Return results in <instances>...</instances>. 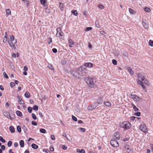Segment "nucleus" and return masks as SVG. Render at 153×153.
Segmentation results:
<instances>
[{
	"label": "nucleus",
	"mask_w": 153,
	"mask_h": 153,
	"mask_svg": "<svg viewBox=\"0 0 153 153\" xmlns=\"http://www.w3.org/2000/svg\"><path fill=\"white\" fill-rule=\"evenodd\" d=\"M17 41L16 39H15L13 35H12L10 37V40L8 41V43L11 47V48L14 50L16 49V44Z\"/></svg>",
	"instance_id": "1"
},
{
	"label": "nucleus",
	"mask_w": 153,
	"mask_h": 153,
	"mask_svg": "<svg viewBox=\"0 0 153 153\" xmlns=\"http://www.w3.org/2000/svg\"><path fill=\"white\" fill-rule=\"evenodd\" d=\"M119 125L121 127L125 129L129 128L131 126L130 123L128 122H124L123 123H120Z\"/></svg>",
	"instance_id": "2"
},
{
	"label": "nucleus",
	"mask_w": 153,
	"mask_h": 153,
	"mask_svg": "<svg viewBox=\"0 0 153 153\" xmlns=\"http://www.w3.org/2000/svg\"><path fill=\"white\" fill-rule=\"evenodd\" d=\"M61 30L60 28H58L56 29L57 33L56 36L59 38L60 39H62L64 38L63 33L62 32H59L61 31Z\"/></svg>",
	"instance_id": "3"
},
{
	"label": "nucleus",
	"mask_w": 153,
	"mask_h": 153,
	"mask_svg": "<svg viewBox=\"0 0 153 153\" xmlns=\"http://www.w3.org/2000/svg\"><path fill=\"white\" fill-rule=\"evenodd\" d=\"M86 82L90 87H93L94 86V82L92 79H88Z\"/></svg>",
	"instance_id": "4"
},
{
	"label": "nucleus",
	"mask_w": 153,
	"mask_h": 153,
	"mask_svg": "<svg viewBox=\"0 0 153 153\" xmlns=\"http://www.w3.org/2000/svg\"><path fill=\"white\" fill-rule=\"evenodd\" d=\"M111 145L114 147H117L119 146L118 142L116 140H112L111 141Z\"/></svg>",
	"instance_id": "5"
},
{
	"label": "nucleus",
	"mask_w": 153,
	"mask_h": 153,
	"mask_svg": "<svg viewBox=\"0 0 153 153\" xmlns=\"http://www.w3.org/2000/svg\"><path fill=\"white\" fill-rule=\"evenodd\" d=\"M139 129L145 133L147 132L148 130L146 128L145 125L144 124H141L140 127Z\"/></svg>",
	"instance_id": "6"
},
{
	"label": "nucleus",
	"mask_w": 153,
	"mask_h": 153,
	"mask_svg": "<svg viewBox=\"0 0 153 153\" xmlns=\"http://www.w3.org/2000/svg\"><path fill=\"white\" fill-rule=\"evenodd\" d=\"M98 105V104L97 102H96L94 103L93 105L88 106V109L89 110H91L96 107Z\"/></svg>",
	"instance_id": "7"
},
{
	"label": "nucleus",
	"mask_w": 153,
	"mask_h": 153,
	"mask_svg": "<svg viewBox=\"0 0 153 153\" xmlns=\"http://www.w3.org/2000/svg\"><path fill=\"white\" fill-rule=\"evenodd\" d=\"M130 97L135 101H138L140 99V98L136 95L131 94L130 96Z\"/></svg>",
	"instance_id": "8"
},
{
	"label": "nucleus",
	"mask_w": 153,
	"mask_h": 153,
	"mask_svg": "<svg viewBox=\"0 0 153 153\" xmlns=\"http://www.w3.org/2000/svg\"><path fill=\"white\" fill-rule=\"evenodd\" d=\"M71 74L72 75L74 76L75 77H78L79 74L77 72L74 71L73 70H71L70 71Z\"/></svg>",
	"instance_id": "9"
},
{
	"label": "nucleus",
	"mask_w": 153,
	"mask_h": 153,
	"mask_svg": "<svg viewBox=\"0 0 153 153\" xmlns=\"http://www.w3.org/2000/svg\"><path fill=\"white\" fill-rule=\"evenodd\" d=\"M3 115L9 119L12 120L11 117L10 116V113L8 112L5 111L3 113Z\"/></svg>",
	"instance_id": "10"
},
{
	"label": "nucleus",
	"mask_w": 153,
	"mask_h": 153,
	"mask_svg": "<svg viewBox=\"0 0 153 153\" xmlns=\"http://www.w3.org/2000/svg\"><path fill=\"white\" fill-rule=\"evenodd\" d=\"M138 77L139 79H140L143 81H144L145 79V76L141 74H138Z\"/></svg>",
	"instance_id": "11"
},
{
	"label": "nucleus",
	"mask_w": 153,
	"mask_h": 153,
	"mask_svg": "<svg viewBox=\"0 0 153 153\" xmlns=\"http://www.w3.org/2000/svg\"><path fill=\"white\" fill-rule=\"evenodd\" d=\"M142 24L144 28L146 29H148L149 27V26L146 23V21L145 19L142 20Z\"/></svg>",
	"instance_id": "12"
},
{
	"label": "nucleus",
	"mask_w": 153,
	"mask_h": 153,
	"mask_svg": "<svg viewBox=\"0 0 153 153\" xmlns=\"http://www.w3.org/2000/svg\"><path fill=\"white\" fill-rule=\"evenodd\" d=\"M114 140H118L120 138V135L117 132L115 133L114 134Z\"/></svg>",
	"instance_id": "13"
},
{
	"label": "nucleus",
	"mask_w": 153,
	"mask_h": 153,
	"mask_svg": "<svg viewBox=\"0 0 153 153\" xmlns=\"http://www.w3.org/2000/svg\"><path fill=\"white\" fill-rule=\"evenodd\" d=\"M84 66L91 68L93 67V64L90 62H87L85 64Z\"/></svg>",
	"instance_id": "14"
},
{
	"label": "nucleus",
	"mask_w": 153,
	"mask_h": 153,
	"mask_svg": "<svg viewBox=\"0 0 153 153\" xmlns=\"http://www.w3.org/2000/svg\"><path fill=\"white\" fill-rule=\"evenodd\" d=\"M18 99L19 103L20 104H24V102L22 100V99L20 97L18 96L17 97Z\"/></svg>",
	"instance_id": "15"
},
{
	"label": "nucleus",
	"mask_w": 153,
	"mask_h": 153,
	"mask_svg": "<svg viewBox=\"0 0 153 153\" xmlns=\"http://www.w3.org/2000/svg\"><path fill=\"white\" fill-rule=\"evenodd\" d=\"M59 7L61 10H64V5L63 3L59 2Z\"/></svg>",
	"instance_id": "16"
},
{
	"label": "nucleus",
	"mask_w": 153,
	"mask_h": 153,
	"mask_svg": "<svg viewBox=\"0 0 153 153\" xmlns=\"http://www.w3.org/2000/svg\"><path fill=\"white\" fill-rule=\"evenodd\" d=\"M68 42L69 43V46L70 47H72V45H73L74 44V42L71 39H69L68 40Z\"/></svg>",
	"instance_id": "17"
},
{
	"label": "nucleus",
	"mask_w": 153,
	"mask_h": 153,
	"mask_svg": "<svg viewBox=\"0 0 153 153\" xmlns=\"http://www.w3.org/2000/svg\"><path fill=\"white\" fill-rule=\"evenodd\" d=\"M76 152L78 153H85V150L83 149H82L81 150H80L79 149H76Z\"/></svg>",
	"instance_id": "18"
},
{
	"label": "nucleus",
	"mask_w": 153,
	"mask_h": 153,
	"mask_svg": "<svg viewBox=\"0 0 153 153\" xmlns=\"http://www.w3.org/2000/svg\"><path fill=\"white\" fill-rule=\"evenodd\" d=\"M25 96L27 98H29L30 97V93L26 91L25 94Z\"/></svg>",
	"instance_id": "19"
},
{
	"label": "nucleus",
	"mask_w": 153,
	"mask_h": 153,
	"mask_svg": "<svg viewBox=\"0 0 153 153\" xmlns=\"http://www.w3.org/2000/svg\"><path fill=\"white\" fill-rule=\"evenodd\" d=\"M128 71L130 73V74L131 75H132L134 74V72L133 70L130 68H128Z\"/></svg>",
	"instance_id": "20"
},
{
	"label": "nucleus",
	"mask_w": 153,
	"mask_h": 153,
	"mask_svg": "<svg viewBox=\"0 0 153 153\" xmlns=\"http://www.w3.org/2000/svg\"><path fill=\"white\" fill-rule=\"evenodd\" d=\"M19 144L22 147H23L24 146V142L23 140H21L19 142Z\"/></svg>",
	"instance_id": "21"
},
{
	"label": "nucleus",
	"mask_w": 153,
	"mask_h": 153,
	"mask_svg": "<svg viewBox=\"0 0 153 153\" xmlns=\"http://www.w3.org/2000/svg\"><path fill=\"white\" fill-rule=\"evenodd\" d=\"M132 106L133 107L134 110L135 111H137L138 110V109L136 107L134 104H132Z\"/></svg>",
	"instance_id": "22"
},
{
	"label": "nucleus",
	"mask_w": 153,
	"mask_h": 153,
	"mask_svg": "<svg viewBox=\"0 0 153 153\" xmlns=\"http://www.w3.org/2000/svg\"><path fill=\"white\" fill-rule=\"evenodd\" d=\"M31 147L33 148L34 149H37L38 147V146L37 145L34 143H33L31 145Z\"/></svg>",
	"instance_id": "23"
},
{
	"label": "nucleus",
	"mask_w": 153,
	"mask_h": 153,
	"mask_svg": "<svg viewBox=\"0 0 153 153\" xmlns=\"http://www.w3.org/2000/svg\"><path fill=\"white\" fill-rule=\"evenodd\" d=\"M103 100H102V98H100L98 99V100L97 103L98 104V105H99V104H101Z\"/></svg>",
	"instance_id": "24"
},
{
	"label": "nucleus",
	"mask_w": 153,
	"mask_h": 153,
	"mask_svg": "<svg viewBox=\"0 0 153 153\" xmlns=\"http://www.w3.org/2000/svg\"><path fill=\"white\" fill-rule=\"evenodd\" d=\"M104 103L106 106L108 107L110 106L111 105V103L108 102H105Z\"/></svg>",
	"instance_id": "25"
},
{
	"label": "nucleus",
	"mask_w": 153,
	"mask_h": 153,
	"mask_svg": "<svg viewBox=\"0 0 153 153\" xmlns=\"http://www.w3.org/2000/svg\"><path fill=\"white\" fill-rule=\"evenodd\" d=\"M6 13L7 15H10L11 13V12L10 10L9 9H7L6 10Z\"/></svg>",
	"instance_id": "26"
},
{
	"label": "nucleus",
	"mask_w": 153,
	"mask_h": 153,
	"mask_svg": "<svg viewBox=\"0 0 153 153\" xmlns=\"http://www.w3.org/2000/svg\"><path fill=\"white\" fill-rule=\"evenodd\" d=\"M144 82L143 83L146 84V85H149V82L148 81V80L146 79H145V80L144 81H143Z\"/></svg>",
	"instance_id": "27"
},
{
	"label": "nucleus",
	"mask_w": 153,
	"mask_h": 153,
	"mask_svg": "<svg viewBox=\"0 0 153 153\" xmlns=\"http://www.w3.org/2000/svg\"><path fill=\"white\" fill-rule=\"evenodd\" d=\"M9 129L11 133H13L15 131L14 128L13 126L10 127Z\"/></svg>",
	"instance_id": "28"
},
{
	"label": "nucleus",
	"mask_w": 153,
	"mask_h": 153,
	"mask_svg": "<svg viewBox=\"0 0 153 153\" xmlns=\"http://www.w3.org/2000/svg\"><path fill=\"white\" fill-rule=\"evenodd\" d=\"M16 113L18 116H22V112L19 111H16Z\"/></svg>",
	"instance_id": "29"
},
{
	"label": "nucleus",
	"mask_w": 153,
	"mask_h": 153,
	"mask_svg": "<svg viewBox=\"0 0 153 153\" xmlns=\"http://www.w3.org/2000/svg\"><path fill=\"white\" fill-rule=\"evenodd\" d=\"M72 13L75 16H76L77 15L78 13L76 10H73V11H72Z\"/></svg>",
	"instance_id": "30"
},
{
	"label": "nucleus",
	"mask_w": 153,
	"mask_h": 153,
	"mask_svg": "<svg viewBox=\"0 0 153 153\" xmlns=\"http://www.w3.org/2000/svg\"><path fill=\"white\" fill-rule=\"evenodd\" d=\"M149 46L152 47L153 46V41L152 40H150L149 41Z\"/></svg>",
	"instance_id": "31"
},
{
	"label": "nucleus",
	"mask_w": 153,
	"mask_h": 153,
	"mask_svg": "<svg viewBox=\"0 0 153 153\" xmlns=\"http://www.w3.org/2000/svg\"><path fill=\"white\" fill-rule=\"evenodd\" d=\"M7 40V36H5L3 37V42L4 43H5Z\"/></svg>",
	"instance_id": "32"
},
{
	"label": "nucleus",
	"mask_w": 153,
	"mask_h": 153,
	"mask_svg": "<svg viewBox=\"0 0 153 153\" xmlns=\"http://www.w3.org/2000/svg\"><path fill=\"white\" fill-rule=\"evenodd\" d=\"M33 109L35 111H37L38 109V106L36 105H34L33 107Z\"/></svg>",
	"instance_id": "33"
},
{
	"label": "nucleus",
	"mask_w": 153,
	"mask_h": 153,
	"mask_svg": "<svg viewBox=\"0 0 153 153\" xmlns=\"http://www.w3.org/2000/svg\"><path fill=\"white\" fill-rule=\"evenodd\" d=\"M31 115L32 116V117H33V119L34 120H36V119H37L36 116L35 114H34V113H32V114Z\"/></svg>",
	"instance_id": "34"
},
{
	"label": "nucleus",
	"mask_w": 153,
	"mask_h": 153,
	"mask_svg": "<svg viewBox=\"0 0 153 153\" xmlns=\"http://www.w3.org/2000/svg\"><path fill=\"white\" fill-rule=\"evenodd\" d=\"M144 10L146 12H149L151 11L150 9L148 7H145L144 8Z\"/></svg>",
	"instance_id": "35"
},
{
	"label": "nucleus",
	"mask_w": 153,
	"mask_h": 153,
	"mask_svg": "<svg viewBox=\"0 0 153 153\" xmlns=\"http://www.w3.org/2000/svg\"><path fill=\"white\" fill-rule=\"evenodd\" d=\"M40 131L42 133H46V131L44 129L41 128L40 130Z\"/></svg>",
	"instance_id": "36"
},
{
	"label": "nucleus",
	"mask_w": 153,
	"mask_h": 153,
	"mask_svg": "<svg viewBox=\"0 0 153 153\" xmlns=\"http://www.w3.org/2000/svg\"><path fill=\"white\" fill-rule=\"evenodd\" d=\"M27 111L29 113H31L32 111V108L30 107H29L27 108Z\"/></svg>",
	"instance_id": "37"
},
{
	"label": "nucleus",
	"mask_w": 153,
	"mask_h": 153,
	"mask_svg": "<svg viewBox=\"0 0 153 153\" xmlns=\"http://www.w3.org/2000/svg\"><path fill=\"white\" fill-rule=\"evenodd\" d=\"M17 131L19 132H21V128L19 126H18L17 127Z\"/></svg>",
	"instance_id": "38"
},
{
	"label": "nucleus",
	"mask_w": 153,
	"mask_h": 153,
	"mask_svg": "<svg viewBox=\"0 0 153 153\" xmlns=\"http://www.w3.org/2000/svg\"><path fill=\"white\" fill-rule=\"evenodd\" d=\"M40 1L41 3L44 5H45V4L46 2L45 0H40Z\"/></svg>",
	"instance_id": "39"
},
{
	"label": "nucleus",
	"mask_w": 153,
	"mask_h": 153,
	"mask_svg": "<svg viewBox=\"0 0 153 153\" xmlns=\"http://www.w3.org/2000/svg\"><path fill=\"white\" fill-rule=\"evenodd\" d=\"M92 29V28L91 27H87L85 28V31H88L91 30Z\"/></svg>",
	"instance_id": "40"
},
{
	"label": "nucleus",
	"mask_w": 153,
	"mask_h": 153,
	"mask_svg": "<svg viewBox=\"0 0 153 153\" xmlns=\"http://www.w3.org/2000/svg\"><path fill=\"white\" fill-rule=\"evenodd\" d=\"M66 61L65 60H62L61 61V63L62 65H64L66 63Z\"/></svg>",
	"instance_id": "41"
},
{
	"label": "nucleus",
	"mask_w": 153,
	"mask_h": 153,
	"mask_svg": "<svg viewBox=\"0 0 153 153\" xmlns=\"http://www.w3.org/2000/svg\"><path fill=\"white\" fill-rule=\"evenodd\" d=\"M0 141L4 143L5 142V140L1 136H0Z\"/></svg>",
	"instance_id": "42"
},
{
	"label": "nucleus",
	"mask_w": 153,
	"mask_h": 153,
	"mask_svg": "<svg viewBox=\"0 0 153 153\" xmlns=\"http://www.w3.org/2000/svg\"><path fill=\"white\" fill-rule=\"evenodd\" d=\"M128 10H129V13L131 14H133V13L134 10H133V9H132L130 8H129L128 9Z\"/></svg>",
	"instance_id": "43"
},
{
	"label": "nucleus",
	"mask_w": 153,
	"mask_h": 153,
	"mask_svg": "<svg viewBox=\"0 0 153 153\" xmlns=\"http://www.w3.org/2000/svg\"><path fill=\"white\" fill-rule=\"evenodd\" d=\"M48 43L50 44L52 42V39L51 37H49L48 39Z\"/></svg>",
	"instance_id": "44"
},
{
	"label": "nucleus",
	"mask_w": 153,
	"mask_h": 153,
	"mask_svg": "<svg viewBox=\"0 0 153 153\" xmlns=\"http://www.w3.org/2000/svg\"><path fill=\"white\" fill-rule=\"evenodd\" d=\"M3 75L7 79L8 78V76L7 75V74L5 72H4L3 73Z\"/></svg>",
	"instance_id": "45"
},
{
	"label": "nucleus",
	"mask_w": 153,
	"mask_h": 153,
	"mask_svg": "<svg viewBox=\"0 0 153 153\" xmlns=\"http://www.w3.org/2000/svg\"><path fill=\"white\" fill-rule=\"evenodd\" d=\"M79 129L83 132H84L85 131V129L84 128L80 127L79 128Z\"/></svg>",
	"instance_id": "46"
},
{
	"label": "nucleus",
	"mask_w": 153,
	"mask_h": 153,
	"mask_svg": "<svg viewBox=\"0 0 153 153\" xmlns=\"http://www.w3.org/2000/svg\"><path fill=\"white\" fill-rule=\"evenodd\" d=\"M12 142L11 141H9L7 143V146L9 147L11 146L12 145Z\"/></svg>",
	"instance_id": "47"
},
{
	"label": "nucleus",
	"mask_w": 153,
	"mask_h": 153,
	"mask_svg": "<svg viewBox=\"0 0 153 153\" xmlns=\"http://www.w3.org/2000/svg\"><path fill=\"white\" fill-rule=\"evenodd\" d=\"M99 8L100 9H103L104 8V6L102 5H99L98 6Z\"/></svg>",
	"instance_id": "48"
},
{
	"label": "nucleus",
	"mask_w": 153,
	"mask_h": 153,
	"mask_svg": "<svg viewBox=\"0 0 153 153\" xmlns=\"http://www.w3.org/2000/svg\"><path fill=\"white\" fill-rule=\"evenodd\" d=\"M134 115L137 116H139L140 115V112L135 113Z\"/></svg>",
	"instance_id": "49"
},
{
	"label": "nucleus",
	"mask_w": 153,
	"mask_h": 153,
	"mask_svg": "<svg viewBox=\"0 0 153 153\" xmlns=\"http://www.w3.org/2000/svg\"><path fill=\"white\" fill-rule=\"evenodd\" d=\"M15 85V83L13 82H11L10 84V86L11 87H13Z\"/></svg>",
	"instance_id": "50"
},
{
	"label": "nucleus",
	"mask_w": 153,
	"mask_h": 153,
	"mask_svg": "<svg viewBox=\"0 0 153 153\" xmlns=\"http://www.w3.org/2000/svg\"><path fill=\"white\" fill-rule=\"evenodd\" d=\"M137 83L140 85H142V84H143V82L141 81H140L139 79H138L137 80Z\"/></svg>",
	"instance_id": "51"
},
{
	"label": "nucleus",
	"mask_w": 153,
	"mask_h": 153,
	"mask_svg": "<svg viewBox=\"0 0 153 153\" xmlns=\"http://www.w3.org/2000/svg\"><path fill=\"white\" fill-rule=\"evenodd\" d=\"M72 119L74 121H77V118L76 117H74V116L72 115Z\"/></svg>",
	"instance_id": "52"
},
{
	"label": "nucleus",
	"mask_w": 153,
	"mask_h": 153,
	"mask_svg": "<svg viewBox=\"0 0 153 153\" xmlns=\"http://www.w3.org/2000/svg\"><path fill=\"white\" fill-rule=\"evenodd\" d=\"M48 67L51 69H53V68L52 65L51 64H49L48 65Z\"/></svg>",
	"instance_id": "53"
},
{
	"label": "nucleus",
	"mask_w": 153,
	"mask_h": 153,
	"mask_svg": "<svg viewBox=\"0 0 153 153\" xmlns=\"http://www.w3.org/2000/svg\"><path fill=\"white\" fill-rule=\"evenodd\" d=\"M95 25L98 28L99 27V22L98 21H97L95 22Z\"/></svg>",
	"instance_id": "54"
},
{
	"label": "nucleus",
	"mask_w": 153,
	"mask_h": 153,
	"mask_svg": "<svg viewBox=\"0 0 153 153\" xmlns=\"http://www.w3.org/2000/svg\"><path fill=\"white\" fill-rule=\"evenodd\" d=\"M31 124L34 126H36L37 125V124L35 121H32Z\"/></svg>",
	"instance_id": "55"
},
{
	"label": "nucleus",
	"mask_w": 153,
	"mask_h": 153,
	"mask_svg": "<svg viewBox=\"0 0 153 153\" xmlns=\"http://www.w3.org/2000/svg\"><path fill=\"white\" fill-rule=\"evenodd\" d=\"M43 151L45 152L46 153H51V152L45 149H43Z\"/></svg>",
	"instance_id": "56"
},
{
	"label": "nucleus",
	"mask_w": 153,
	"mask_h": 153,
	"mask_svg": "<svg viewBox=\"0 0 153 153\" xmlns=\"http://www.w3.org/2000/svg\"><path fill=\"white\" fill-rule=\"evenodd\" d=\"M112 63L113 64L116 65L117 64V62L116 60L115 59H113L112 60Z\"/></svg>",
	"instance_id": "57"
},
{
	"label": "nucleus",
	"mask_w": 153,
	"mask_h": 153,
	"mask_svg": "<svg viewBox=\"0 0 153 153\" xmlns=\"http://www.w3.org/2000/svg\"><path fill=\"white\" fill-rule=\"evenodd\" d=\"M24 2L27 5V6L28 5V0H25Z\"/></svg>",
	"instance_id": "58"
},
{
	"label": "nucleus",
	"mask_w": 153,
	"mask_h": 153,
	"mask_svg": "<svg viewBox=\"0 0 153 153\" xmlns=\"http://www.w3.org/2000/svg\"><path fill=\"white\" fill-rule=\"evenodd\" d=\"M52 51L54 53H56L57 52V50L55 48H53L52 49Z\"/></svg>",
	"instance_id": "59"
},
{
	"label": "nucleus",
	"mask_w": 153,
	"mask_h": 153,
	"mask_svg": "<svg viewBox=\"0 0 153 153\" xmlns=\"http://www.w3.org/2000/svg\"><path fill=\"white\" fill-rule=\"evenodd\" d=\"M136 118V117H135L132 116L130 117V119L132 120H134Z\"/></svg>",
	"instance_id": "60"
},
{
	"label": "nucleus",
	"mask_w": 153,
	"mask_h": 153,
	"mask_svg": "<svg viewBox=\"0 0 153 153\" xmlns=\"http://www.w3.org/2000/svg\"><path fill=\"white\" fill-rule=\"evenodd\" d=\"M51 138L53 140H54L55 139V137L54 135H51Z\"/></svg>",
	"instance_id": "61"
},
{
	"label": "nucleus",
	"mask_w": 153,
	"mask_h": 153,
	"mask_svg": "<svg viewBox=\"0 0 153 153\" xmlns=\"http://www.w3.org/2000/svg\"><path fill=\"white\" fill-rule=\"evenodd\" d=\"M62 148L64 150H66L67 149V147L65 145L62 146Z\"/></svg>",
	"instance_id": "62"
},
{
	"label": "nucleus",
	"mask_w": 153,
	"mask_h": 153,
	"mask_svg": "<svg viewBox=\"0 0 153 153\" xmlns=\"http://www.w3.org/2000/svg\"><path fill=\"white\" fill-rule=\"evenodd\" d=\"M22 128L25 131H26L27 130V128L25 126H24Z\"/></svg>",
	"instance_id": "63"
},
{
	"label": "nucleus",
	"mask_w": 153,
	"mask_h": 153,
	"mask_svg": "<svg viewBox=\"0 0 153 153\" xmlns=\"http://www.w3.org/2000/svg\"><path fill=\"white\" fill-rule=\"evenodd\" d=\"M100 33L102 35H104L105 33V32L102 30L100 32Z\"/></svg>",
	"instance_id": "64"
}]
</instances>
